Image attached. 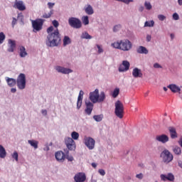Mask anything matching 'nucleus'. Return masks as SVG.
<instances>
[{
    "mask_svg": "<svg viewBox=\"0 0 182 182\" xmlns=\"http://www.w3.org/2000/svg\"><path fill=\"white\" fill-rule=\"evenodd\" d=\"M6 82H7L9 86H10V87H14V86H15V85H16V83H17V86H18V89L22 90L25 89V87L26 86V77L25 76V74L21 73L18 75L17 80L14 78L8 77L6 79Z\"/></svg>",
    "mask_w": 182,
    "mask_h": 182,
    "instance_id": "f257e3e1",
    "label": "nucleus"
},
{
    "mask_svg": "<svg viewBox=\"0 0 182 182\" xmlns=\"http://www.w3.org/2000/svg\"><path fill=\"white\" fill-rule=\"evenodd\" d=\"M59 43H60V36H59V31L57 29L48 36L46 45L47 46L53 48L55 46H58Z\"/></svg>",
    "mask_w": 182,
    "mask_h": 182,
    "instance_id": "f03ea898",
    "label": "nucleus"
},
{
    "mask_svg": "<svg viewBox=\"0 0 182 182\" xmlns=\"http://www.w3.org/2000/svg\"><path fill=\"white\" fill-rule=\"evenodd\" d=\"M112 46L115 49H119L120 50H124V52H127L132 49L133 45L132 42L127 39L118 41L112 43Z\"/></svg>",
    "mask_w": 182,
    "mask_h": 182,
    "instance_id": "7ed1b4c3",
    "label": "nucleus"
},
{
    "mask_svg": "<svg viewBox=\"0 0 182 182\" xmlns=\"http://www.w3.org/2000/svg\"><path fill=\"white\" fill-rule=\"evenodd\" d=\"M105 99H106V94H105V92H101L99 95L98 89H95V91L90 93V100L92 103H102L105 101Z\"/></svg>",
    "mask_w": 182,
    "mask_h": 182,
    "instance_id": "20e7f679",
    "label": "nucleus"
},
{
    "mask_svg": "<svg viewBox=\"0 0 182 182\" xmlns=\"http://www.w3.org/2000/svg\"><path fill=\"white\" fill-rule=\"evenodd\" d=\"M114 114L117 117H119V119H123V114H124V106L120 100L115 102Z\"/></svg>",
    "mask_w": 182,
    "mask_h": 182,
    "instance_id": "39448f33",
    "label": "nucleus"
},
{
    "mask_svg": "<svg viewBox=\"0 0 182 182\" xmlns=\"http://www.w3.org/2000/svg\"><path fill=\"white\" fill-rule=\"evenodd\" d=\"M161 159H162L164 163L166 164H168V163H171L173 161V159H174V156H173V154L168 151V149H164L160 155Z\"/></svg>",
    "mask_w": 182,
    "mask_h": 182,
    "instance_id": "423d86ee",
    "label": "nucleus"
},
{
    "mask_svg": "<svg viewBox=\"0 0 182 182\" xmlns=\"http://www.w3.org/2000/svg\"><path fill=\"white\" fill-rule=\"evenodd\" d=\"M44 23L45 19L43 18H36V20H32L31 24L33 29V32H39V31H42V28H43Z\"/></svg>",
    "mask_w": 182,
    "mask_h": 182,
    "instance_id": "0eeeda50",
    "label": "nucleus"
},
{
    "mask_svg": "<svg viewBox=\"0 0 182 182\" xmlns=\"http://www.w3.org/2000/svg\"><path fill=\"white\" fill-rule=\"evenodd\" d=\"M68 23L71 28H74L75 29H80L82 28V21L77 18L70 17L68 19Z\"/></svg>",
    "mask_w": 182,
    "mask_h": 182,
    "instance_id": "6e6552de",
    "label": "nucleus"
},
{
    "mask_svg": "<svg viewBox=\"0 0 182 182\" xmlns=\"http://www.w3.org/2000/svg\"><path fill=\"white\" fill-rule=\"evenodd\" d=\"M65 144L68 150L73 151L76 150V142L73 140V139L70 137H67L65 139Z\"/></svg>",
    "mask_w": 182,
    "mask_h": 182,
    "instance_id": "1a4fd4ad",
    "label": "nucleus"
},
{
    "mask_svg": "<svg viewBox=\"0 0 182 182\" xmlns=\"http://www.w3.org/2000/svg\"><path fill=\"white\" fill-rule=\"evenodd\" d=\"M95 141L92 137H87L85 139V144L89 149V150H93L95 149Z\"/></svg>",
    "mask_w": 182,
    "mask_h": 182,
    "instance_id": "9d476101",
    "label": "nucleus"
},
{
    "mask_svg": "<svg viewBox=\"0 0 182 182\" xmlns=\"http://www.w3.org/2000/svg\"><path fill=\"white\" fill-rule=\"evenodd\" d=\"M129 69H130V63L127 60H124L119 67V72H127Z\"/></svg>",
    "mask_w": 182,
    "mask_h": 182,
    "instance_id": "9b49d317",
    "label": "nucleus"
},
{
    "mask_svg": "<svg viewBox=\"0 0 182 182\" xmlns=\"http://www.w3.org/2000/svg\"><path fill=\"white\" fill-rule=\"evenodd\" d=\"M74 180L75 182H85L86 181V174L85 173H77L74 176Z\"/></svg>",
    "mask_w": 182,
    "mask_h": 182,
    "instance_id": "f8f14e48",
    "label": "nucleus"
},
{
    "mask_svg": "<svg viewBox=\"0 0 182 182\" xmlns=\"http://www.w3.org/2000/svg\"><path fill=\"white\" fill-rule=\"evenodd\" d=\"M8 49L7 52H15V49H16V41L12 40V39H9L8 41Z\"/></svg>",
    "mask_w": 182,
    "mask_h": 182,
    "instance_id": "ddd939ff",
    "label": "nucleus"
},
{
    "mask_svg": "<svg viewBox=\"0 0 182 182\" xmlns=\"http://www.w3.org/2000/svg\"><path fill=\"white\" fill-rule=\"evenodd\" d=\"M55 156L57 161H60L61 163H63V161H65V159H66V155H65V153L62 151H57Z\"/></svg>",
    "mask_w": 182,
    "mask_h": 182,
    "instance_id": "4468645a",
    "label": "nucleus"
},
{
    "mask_svg": "<svg viewBox=\"0 0 182 182\" xmlns=\"http://www.w3.org/2000/svg\"><path fill=\"white\" fill-rule=\"evenodd\" d=\"M55 70L59 73H63L64 75H69V73H72V72H73V70H72L70 68H65L61 67V66L55 67Z\"/></svg>",
    "mask_w": 182,
    "mask_h": 182,
    "instance_id": "2eb2a0df",
    "label": "nucleus"
},
{
    "mask_svg": "<svg viewBox=\"0 0 182 182\" xmlns=\"http://www.w3.org/2000/svg\"><path fill=\"white\" fill-rule=\"evenodd\" d=\"M156 140L157 141H159L160 143H163L164 144L167 143L168 141L169 138L168 136L166 134H161V135H158L156 136Z\"/></svg>",
    "mask_w": 182,
    "mask_h": 182,
    "instance_id": "dca6fc26",
    "label": "nucleus"
},
{
    "mask_svg": "<svg viewBox=\"0 0 182 182\" xmlns=\"http://www.w3.org/2000/svg\"><path fill=\"white\" fill-rule=\"evenodd\" d=\"M14 8L18 9V11H25L26 9V7L23 5V1H16Z\"/></svg>",
    "mask_w": 182,
    "mask_h": 182,
    "instance_id": "f3484780",
    "label": "nucleus"
},
{
    "mask_svg": "<svg viewBox=\"0 0 182 182\" xmlns=\"http://www.w3.org/2000/svg\"><path fill=\"white\" fill-rule=\"evenodd\" d=\"M168 88L170 89V90L173 93H180L181 92V88L180 87L176 85V84H171L168 86Z\"/></svg>",
    "mask_w": 182,
    "mask_h": 182,
    "instance_id": "a211bd4d",
    "label": "nucleus"
},
{
    "mask_svg": "<svg viewBox=\"0 0 182 182\" xmlns=\"http://www.w3.org/2000/svg\"><path fill=\"white\" fill-rule=\"evenodd\" d=\"M161 180H162L163 181H167V180L168 181H174V175H173L172 173H168L167 176L161 174Z\"/></svg>",
    "mask_w": 182,
    "mask_h": 182,
    "instance_id": "6ab92c4d",
    "label": "nucleus"
},
{
    "mask_svg": "<svg viewBox=\"0 0 182 182\" xmlns=\"http://www.w3.org/2000/svg\"><path fill=\"white\" fill-rule=\"evenodd\" d=\"M83 95H85V92H83V90H80L77 97V109H80V107H82V100H83Z\"/></svg>",
    "mask_w": 182,
    "mask_h": 182,
    "instance_id": "aec40b11",
    "label": "nucleus"
},
{
    "mask_svg": "<svg viewBox=\"0 0 182 182\" xmlns=\"http://www.w3.org/2000/svg\"><path fill=\"white\" fill-rule=\"evenodd\" d=\"M168 131L170 133L171 139H177V137H178V134H177V131L173 127H169Z\"/></svg>",
    "mask_w": 182,
    "mask_h": 182,
    "instance_id": "412c9836",
    "label": "nucleus"
},
{
    "mask_svg": "<svg viewBox=\"0 0 182 182\" xmlns=\"http://www.w3.org/2000/svg\"><path fill=\"white\" fill-rule=\"evenodd\" d=\"M132 76L134 77H143V73H141V70L135 68L132 70Z\"/></svg>",
    "mask_w": 182,
    "mask_h": 182,
    "instance_id": "4be33fe9",
    "label": "nucleus"
},
{
    "mask_svg": "<svg viewBox=\"0 0 182 182\" xmlns=\"http://www.w3.org/2000/svg\"><path fill=\"white\" fill-rule=\"evenodd\" d=\"M19 55H20V58H26V56H28L26 48H25L24 46L19 47Z\"/></svg>",
    "mask_w": 182,
    "mask_h": 182,
    "instance_id": "5701e85b",
    "label": "nucleus"
},
{
    "mask_svg": "<svg viewBox=\"0 0 182 182\" xmlns=\"http://www.w3.org/2000/svg\"><path fill=\"white\" fill-rule=\"evenodd\" d=\"M85 11L87 15H93V14H95L93 7H92L90 4H88L87 7H85Z\"/></svg>",
    "mask_w": 182,
    "mask_h": 182,
    "instance_id": "b1692460",
    "label": "nucleus"
},
{
    "mask_svg": "<svg viewBox=\"0 0 182 182\" xmlns=\"http://www.w3.org/2000/svg\"><path fill=\"white\" fill-rule=\"evenodd\" d=\"M6 157V151L2 145H0V159H5Z\"/></svg>",
    "mask_w": 182,
    "mask_h": 182,
    "instance_id": "393cba45",
    "label": "nucleus"
},
{
    "mask_svg": "<svg viewBox=\"0 0 182 182\" xmlns=\"http://www.w3.org/2000/svg\"><path fill=\"white\" fill-rule=\"evenodd\" d=\"M137 53H144V55H147L149 53V50L146 47L144 46H139L137 49Z\"/></svg>",
    "mask_w": 182,
    "mask_h": 182,
    "instance_id": "a878e982",
    "label": "nucleus"
},
{
    "mask_svg": "<svg viewBox=\"0 0 182 182\" xmlns=\"http://www.w3.org/2000/svg\"><path fill=\"white\" fill-rule=\"evenodd\" d=\"M173 151L174 154H176V156H181V148L178 146H175L173 148Z\"/></svg>",
    "mask_w": 182,
    "mask_h": 182,
    "instance_id": "bb28decb",
    "label": "nucleus"
},
{
    "mask_svg": "<svg viewBox=\"0 0 182 182\" xmlns=\"http://www.w3.org/2000/svg\"><path fill=\"white\" fill-rule=\"evenodd\" d=\"M81 39H92V36L89 35L87 32H84L81 35Z\"/></svg>",
    "mask_w": 182,
    "mask_h": 182,
    "instance_id": "cd10ccee",
    "label": "nucleus"
},
{
    "mask_svg": "<svg viewBox=\"0 0 182 182\" xmlns=\"http://www.w3.org/2000/svg\"><path fill=\"white\" fill-rule=\"evenodd\" d=\"M93 119L95 122H102L103 120V114L94 115Z\"/></svg>",
    "mask_w": 182,
    "mask_h": 182,
    "instance_id": "c85d7f7f",
    "label": "nucleus"
},
{
    "mask_svg": "<svg viewBox=\"0 0 182 182\" xmlns=\"http://www.w3.org/2000/svg\"><path fill=\"white\" fill-rule=\"evenodd\" d=\"M28 144H31L32 147L38 149V141L35 140H28Z\"/></svg>",
    "mask_w": 182,
    "mask_h": 182,
    "instance_id": "c756f323",
    "label": "nucleus"
},
{
    "mask_svg": "<svg viewBox=\"0 0 182 182\" xmlns=\"http://www.w3.org/2000/svg\"><path fill=\"white\" fill-rule=\"evenodd\" d=\"M53 15V10H51L49 13H45L43 16L42 18H44L46 19H48L50 18Z\"/></svg>",
    "mask_w": 182,
    "mask_h": 182,
    "instance_id": "7c9ffc66",
    "label": "nucleus"
},
{
    "mask_svg": "<svg viewBox=\"0 0 182 182\" xmlns=\"http://www.w3.org/2000/svg\"><path fill=\"white\" fill-rule=\"evenodd\" d=\"M70 43V38L69 36H65L63 38V45L66 46V45H69Z\"/></svg>",
    "mask_w": 182,
    "mask_h": 182,
    "instance_id": "2f4dec72",
    "label": "nucleus"
},
{
    "mask_svg": "<svg viewBox=\"0 0 182 182\" xmlns=\"http://www.w3.org/2000/svg\"><path fill=\"white\" fill-rule=\"evenodd\" d=\"M71 139H73V140H77L79 139V133L76 132H73L71 134Z\"/></svg>",
    "mask_w": 182,
    "mask_h": 182,
    "instance_id": "473e14b6",
    "label": "nucleus"
},
{
    "mask_svg": "<svg viewBox=\"0 0 182 182\" xmlns=\"http://www.w3.org/2000/svg\"><path fill=\"white\" fill-rule=\"evenodd\" d=\"M144 26L145 27L148 26L149 28L154 26V21H146L144 23Z\"/></svg>",
    "mask_w": 182,
    "mask_h": 182,
    "instance_id": "72a5a7b5",
    "label": "nucleus"
},
{
    "mask_svg": "<svg viewBox=\"0 0 182 182\" xmlns=\"http://www.w3.org/2000/svg\"><path fill=\"white\" fill-rule=\"evenodd\" d=\"M86 109H93V103L90 101H85Z\"/></svg>",
    "mask_w": 182,
    "mask_h": 182,
    "instance_id": "f704fd0d",
    "label": "nucleus"
},
{
    "mask_svg": "<svg viewBox=\"0 0 182 182\" xmlns=\"http://www.w3.org/2000/svg\"><path fill=\"white\" fill-rule=\"evenodd\" d=\"M82 23H84V25H89V16H85L82 17Z\"/></svg>",
    "mask_w": 182,
    "mask_h": 182,
    "instance_id": "c9c22d12",
    "label": "nucleus"
},
{
    "mask_svg": "<svg viewBox=\"0 0 182 182\" xmlns=\"http://www.w3.org/2000/svg\"><path fill=\"white\" fill-rule=\"evenodd\" d=\"M65 159H67V160H68V161H73V160H74L73 156H69V151H67L65 152Z\"/></svg>",
    "mask_w": 182,
    "mask_h": 182,
    "instance_id": "e433bc0d",
    "label": "nucleus"
},
{
    "mask_svg": "<svg viewBox=\"0 0 182 182\" xmlns=\"http://www.w3.org/2000/svg\"><path fill=\"white\" fill-rule=\"evenodd\" d=\"M120 92V90L119 88H116L113 92H112V97H117V96H119V93Z\"/></svg>",
    "mask_w": 182,
    "mask_h": 182,
    "instance_id": "4c0bfd02",
    "label": "nucleus"
},
{
    "mask_svg": "<svg viewBox=\"0 0 182 182\" xmlns=\"http://www.w3.org/2000/svg\"><path fill=\"white\" fill-rule=\"evenodd\" d=\"M5 34L3 32L0 33V45H1V43H4V41H5Z\"/></svg>",
    "mask_w": 182,
    "mask_h": 182,
    "instance_id": "58836bf2",
    "label": "nucleus"
},
{
    "mask_svg": "<svg viewBox=\"0 0 182 182\" xmlns=\"http://www.w3.org/2000/svg\"><path fill=\"white\" fill-rule=\"evenodd\" d=\"M12 159H14V160H16V161H18V152L14 151L12 155H11Z\"/></svg>",
    "mask_w": 182,
    "mask_h": 182,
    "instance_id": "ea45409f",
    "label": "nucleus"
},
{
    "mask_svg": "<svg viewBox=\"0 0 182 182\" xmlns=\"http://www.w3.org/2000/svg\"><path fill=\"white\" fill-rule=\"evenodd\" d=\"M144 6L146 9H148V11H150V9H151V4L147 1L145 2Z\"/></svg>",
    "mask_w": 182,
    "mask_h": 182,
    "instance_id": "a19ab883",
    "label": "nucleus"
},
{
    "mask_svg": "<svg viewBox=\"0 0 182 182\" xmlns=\"http://www.w3.org/2000/svg\"><path fill=\"white\" fill-rule=\"evenodd\" d=\"M120 29H122V26L117 25V26H114L113 31H114V32H117V31H120Z\"/></svg>",
    "mask_w": 182,
    "mask_h": 182,
    "instance_id": "79ce46f5",
    "label": "nucleus"
},
{
    "mask_svg": "<svg viewBox=\"0 0 182 182\" xmlns=\"http://www.w3.org/2000/svg\"><path fill=\"white\" fill-rule=\"evenodd\" d=\"M92 111H93V109L92 108H86L85 109V113H87V114H88V115L92 114Z\"/></svg>",
    "mask_w": 182,
    "mask_h": 182,
    "instance_id": "37998d69",
    "label": "nucleus"
},
{
    "mask_svg": "<svg viewBox=\"0 0 182 182\" xmlns=\"http://www.w3.org/2000/svg\"><path fill=\"white\" fill-rule=\"evenodd\" d=\"M173 18L175 21H178V19H180V16H178V14L177 13H174L173 14Z\"/></svg>",
    "mask_w": 182,
    "mask_h": 182,
    "instance_id": "c03bdc74",
    "label": "nucleus"
},
{
    "mask_svg": "<svg viewBox=\"0 0 182 182\" xmlns=\"http://www.w3.org/2000/svg\"><path fill=\"white\" fill-rule=\"evenodd\" d=\"M118 1L119 2H124V4H130V2H133V0H116Z\"/></svg>",
    "mask_w": 182,
    "mask_h": 182,
    "instance_id": "a18cd8bd",
    "label": "nucleus"
},
{
    "mask_svg": "<svg viewBox=\"0 0 182 182\" xmlns=\"http://www.w3.org/2000/svg\"><path fill=\"white\" fill-rule=\"evenodd\" d=\"M96 46L98 49V53H103V48H102V46H99V44H97Z\"/></svg>",
    "mask_w": 182,
    "mask_h": 182,
    "instance_id": "49530a36",
    "label": "nucleus"
},
{
    "mask_svg": "<svg viewBox=\"0 0 182 182\" xmlns=\"http://www.w3.org/2000/svg\"><path fill=\"white\" fill-rule=\"evenodd\" d=\"M158 19H159V21H164V19H166V16L163 14H159L158 16Z\"/></svg>",
    "mask_w": 182,
    "mask_h": 182,
    "instance_id": "de8ad7c7",
    "label": "nucleus"
},
{
    "mask_svg": "<svg viewBox=\"0 0 182 182\" xmlns=\"http://www.w3.org/2000/svg\"><path fill=\"white\" fill-rule=\"evenodd\" d=\"M143 177H144V175L141 173L136 175V178H139V180H143Z\"/></svg>",
    "mask_w": 182,
    "mask_h": 182,
    "instance_id": "09e8293b",
    "label": "nucleus"
},
{
    "mask_svg": "<svg viewBox=\"0 0 182 182\" xmlns=\"http://www.w3.org/2000/svg\"><path fill=\"white\" fill-rule=\"evenodd\" d=\"M52 23L55 28H58V26H59V22L56 20L53 21Z\"/></svg>",
    "mask_w": 182,
    "mask_h": 182,
    "instance_id": "8fccbe9b",
    "label": "nucleus"
},
{
    "mask_svg": "<svg viewBox=\"0 0 182 182\" xmlns=\"http://www.w3.org/2000/svg\"><path fill=\"white\" fill-rule=\"evenodd\" d=\"M98 173H100V176H105L106 174L104 169H99Z\"/></svg>",
    "mask_w": 182,
    "mask_h": 182,
    "instance_id": "3c124183",
    "label": "nucleus"
},
{
    "mask_svg": "<svg viewBox=\"0 0 182 182\" xmlns=\"http://www.w3.org/2000/svg\"><path fill=\"white\" fill-rule=\"evenodd\" d=\"M154 68H155V69H160V68H161V65H160V64L156 63L155 64H154Z\"/></svg>",
    "mask_w": 182,
    "mask_h": 182,
    "instance_id": "603ef678",
    "label": "nucleus"
},
{
    "mask_svg": "<svg viewBox=\"0 0 182 182\" xmlns=\"http://www.w3.org/2000/svg\"><path fill=\"white\" fill-rule=\"evenodd\" d=\"M53 31V26H50L48 29H47V32L48 33H50V32Z\"/></svg>",
    "mask_w": 182,
    "mask_h": 182,
    "instance_id": "864d4df0",
    "label": "nucleus"
},
{
    "mask_svg": "<svg viewBox=\"0 0 182 182\" xmlns=\"http://www.w3.org/2000/svg\"><path fill=\"white\" fill-rule=\"evenodd\" d=\"M48 8H50V9L53 8V6H55V4L49 2V3H48Z\"/></svg>",
    "mask_w": 182,
    "mask_h": 182,
    "instance_id": "5fc2aeb1",
    "label": "nucleus"
},
{
    "mask_svg": "<svg viewBox=\"0 0 182 182\" xmlns=\"http://www.w3.org/2000/svg\"><path fill=\"white\" fill-rule=\"evenodd\" d=\"M178 143L179 146L182 148V136H181Z\"/></svg>",
    "mask_w": 182,
    "mask_h": 182,
    "instance_id": "6e6d98bb",
    "label": "nucleus"
},
{
    "mask_svg": "<svg viewBox=\"0 0 182 182\" xmlns=\"http://www.w3.org/2000/svg\"><path fill=\"white\" fill-rule=\"evenodd\" d=\"M146 41H147V42H150V41H151V36L147 35L146 36Z\"/></svg>",
    "mask_w": 182,
    "mask_h": 182,
    "instance_id": "4d7b16f0",
    "label": "nucleus"
},
{
    "mask_svg": "<svg viewBox=\"0 0 182 182\" xmlns=\"http://www.w3.org/2000/svg\"><path fill=\"white\" fill-rule=\"evenodd\" d=\"M41 113L42 114H44V116H46V114H48V111H46V109H42Z\"/></svg>",
    "mask_w": 182,
    "mask_h": 182,
    "instance_id": "13d9d810",
    "label": "nucleus"
},
{
    "mask_svg": "<svg viewBox=\"0 0 182 182\" xmlns=\"http://www.w3.org/2000/svg\"><path fill=\"white\" fill-rule=\"evenodd\" d=\"M143 11H144V7L143 6H141L139 8V12H143Z\"/></svg>",
    "mask_w": 182,
    "mask_h": 182,
    "instance_id": "bf43d9fd",
    "label": "nucleus"
},
{
    "mask_svg": "<svg viewBox=\"0 0 182 182\" xmlns=\"http://www.w3.org/2000/svg\"><path fill=\"white\" fill-rule=\"evenodd\" d=\"M178 167H180L181 168H182V161H178Z\"/></svg>",
    "mask_w": 182,
    "mask_h": 182,
    "instance_id": "052dcab7",
    "label": "nucleus"
},
{
    "mask_svg": "<svg viewBox=\"0 0 182 182\" xmlns=\"http://www.w3.org/2000/svg\"><path fill=\"white\" fill-rule=\"evenodd\" d=\"M16 23V18H14L13 21H12V25L13 26H14Z\"/></svg>",
    "mask_w": 182,
    "mask_h": 182,
    "instance_id": "680f3d73",
    "label": "nucleus"
},
{
    "mask_svg": "<svg viewBox=\"0 0 182 182\" xmlns=\"http://www.w3.org/2000/svg\"><path fill=\"white\" fill-rule=\"evenodd\" d=\"M11 93H16V88H11Z\"/></svg>",
    "mask_w": 182,
    "mask_h": 182,
    "instance_id": "e2e57ef3",
    "label": "nucleus"
},
{
    "mask_svg": "<svg viewBox=\"0 0 182 182\" xmlns=\"http://www.w3.org/2000/svg\"><path fill=\"white\" fill-rule=\"evenodd\" d=\"M92 166L94 168H96V167H97V164H96V163H92Z\"/></svg>",
    "mask_w": 182,
    "mask_h": 182,
    "instance_id": "0e129e2a",
    "label": "nucleus"
},
{
    "mask_svg": "<svg viewBox=\"0 0 182 182\" xmlns=\"http://www.w3.org/2000/svg\"><path fill=\"white\" fill-rule=\"evenodd\" d=\"M178 4L180 6L182 5V0H178Z\"/></svg>",
    "mask_w": 182,
    "mask_h": 182,
    "instance_id": "69168bd1",
    "label": "nucleus"
},
{
    "mask_svg": "<svg viewBox=\"0 0 182 182\" xmlns=\"http://www.w3.org/2000/svg\"><path fill=\"white\" fill-rule=\"evenodd\" d=\"M145 97H147L149 96V91L144 94Z\"/></svg>",
    "mask_w": 182,
    "mask_h": 182,
    "instance_id": "338daca9",
    "label": "nucleus"
},
{
    "mask_svg": "<svg viewBox=\"0 0 182 182\" xmlns=\"http://www.w3.org/2000/svg\"><path fill=\"white\" fill-rule=\"evenodd\" d=\"M171 39H174V34L171 33Z\"/></svg>",
    "mask_w": 182,
    "mask_h": 182,
    "instance_id": "774afa93",
    "label": "nucleus"
}]
</instances>
